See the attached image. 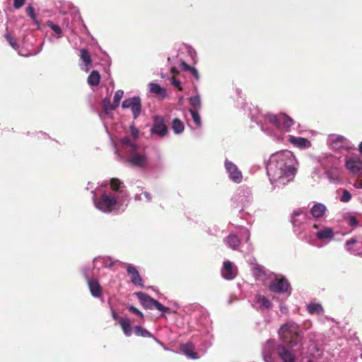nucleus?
<instances>
[{
    "mask_svg": "<svg viewBox=\"0 0 362 362\" xmlns=\"http://www.w3.org/2000/svg\"><path fill=\"white\" fill-rule=\"evenodd\" d=\"M259 122L262 131L276 141L288 142L300 150L311 146L308 139L290 134L294 129L295 121L285 113L264 114Z\"/></svg>",
    "mask_w": 362,
    "mask_h": 362,
    "instance_id": "nucleus-1",
    "label": "nucleus"
},
{
    "mask_svg": "<svg viewBox=\"0 0 362 362\" xmlns=\"http://www.w3.org/2000/svg\"><path fill=\"white\" fill-rule=\"evenodd\" d=\"M92 193L95 207L103 213L124 211L129 203L125 186L117 178L104 181Z\"/></svg>",
    "mask_w": 362,
    "mask_h": 362,
    "instance_id": "nucleus-2",
    "label": "nucleus"
},
{
    "mask_svg": "<svg viewBox=\"0 0 362 362\" xmlns=\"http://www.w3.org/2000/svg\"><path fill=\"white\" fill-rule=\"evenodd\" d=\"M298 162L291 151L272 154L267 163V173L274 187H280L292 181L297 173Z\"/></svg>",
    "mask_w": 362,
    "mask_h": 362,
    "instance_id": "nucleus-3",
    "label": "nucleus"
},
{
    "mask_svg": "<svg viewBox=\"0 0 362 362\" xmlns=\"http://www.w3.org/2000/svg\"><path fill=\"white\" fill-rule=\"evenodd\" d=\"M129 133V136L120 140L121 147L127 156V161L134 167L144 168L148 163V157L145 148L136 144L139 131L134 126H131Z\"/></svg>",
    "mask_w": 362,
    "mask_h": 362,
    "instance_id": "nucleus-4",
    "label": "nucleus"
},
{
    "mask_svg": "<svg viewBox=\"0 0 362 362\" xmlns=\"http://www.w3.org/2000/svg\"><path fill=\"white\" fill-rule=\"evenodd\" d=\"M309 212L304 214L305 221L302 223V231L298 233L300 238L310 245H314L317 239V203L312 202ZM295 233L298 234L297 230Z\"/></svg>",
    "mask_w": 362,
    "mask_h": 362,
    "instance_id": "nucleus-5",
    "label": "nucleus"
},
{
    "mask_svg": "<svg viewBox=\"0 0 362 362\" xmlns=\"http://www.w3.org/2000/svg\"><path fill=\"white\" fill-rule=\"evenodd\" d=\"M279 334L280 338L291 347L297 346L302 338L298 325L293 322L283 325L279 330Z\"/></svg>",
    "mask_w": 362,
    "mask_h": 362,
    "instance_id": "nucleus-6",
    "label": "nucleus"
},
{
    "mask_svg": "<svg viewBox=\"0 0 362 362\" xmlns=\"http://www.w3.org/2000/svg\"><path fill=\"white\" fill-rule=\"evenodd\" d=\"M269 289L273 293L286 294L289 296L291 293V288L287 279L282 276H275L270 281Z\"/></svg>",
    "mask_w": 362,
    "mask_h": 362,
    "instance_id": "nucleus-7",
    "label": "nucleus"
},
{
    "mask_svg": "<svg viewBox=\"0 0 362 362\" xmlns=\"http://www.w3.org/2000/svg\"><path fill=\"white\" fill-rule=\"evenodd\" d=\"M224 168L230 180L239 184L243 181V173L238 165L228 158L224 160Z\"/></svg>",
    "mask_w": 362,
    "mask_h": 362,
    "instance_id": "nucleus-8",
    "label": "nucleus"
},
{
    "mask_svg": "<svg viewBox=\"0 0 362 362\" xmlns=\"http://www.w3.org/2000/svg\"><path fill=\"white\" fill-rule=\"evenodd\" d=\"M136 295L137 296L138 298L139 299L140 302L143 305V306L147 309H153L156 308L160 312H167L169 310V308L167 307H165L162 304H160L158 301L152 298L149 296L139 292L136 293Z\"/></svg>",
    "mask_w": 362,
    "mask_h": 362,
    "instance_id": "nucleus-9",
    "label": "nucleus"
},
{
    "mask_svg": "<svg viewBox=\"0 0 362 362\" xmlns=\"http://www.w3.org/2000/svg\"><path fill=\"white\" fill-rule=\"evenodd\" d=\"M123 108H130L134 118H137L141 113V103L139 97H133L125 99L122 104Z\"/></svg>",
    "mask_w": 362,
    "mask_h": 362,
    "instance_id": "nucleus-10",
    "label": "nucleus"
},
{
    "mask_svg": "<svg viewBox=\"0 0 362 362\" xmlns=\"http://www.w3.org/2000/svg\"><path fill=\"white\" fill-rule=\"evenodd\" d=\"M83 273L91 295L94 298H100L102 296V287L99 281L95 279H92L90 273L87 270H84Z\"/></svg>",
    "mask_w": 362,
    "mask_h": 362,
    "instance_id": "nucleus-11",
    "label": "nucleus"
},
{
    "mask_svg": "<svg viewBox=\"0 0 362 362\" xmlns=\"http://www.w3.org/2000/svg\"><path fill=\"white\" fill-rule=\"evenodd\" d=\"M168 132V128L163 118L156 116L154 117V123L151 129V134H156L160 137H163L167 135Z\"/></svg>",
    "mask_w": 362,
    "mask_h": 362,
    "instance_id": "nucleus-12",
    "label": "nucleus"
},
{
    "mask_svg": "<svg viewBox=\"0 0 362 362\" xmlns=\"http://www.w3.org/2000/svg\"><path fill=\"white\" fill-rule=\"evenodd\" d=\"M237 274V267L232 262L227 260L223 262L221 274L224 279L228 280L233 279Z\"/></svg>",
    "mask_w": 362,
    "mask_h": 362,
    "instance_id": "nucleus-13",
    "label": "nucleus"
},
{
    "mask_svg": "<svg viewBox=\"0 0 362 362\" xmlns=\"http://www.w3.org/2000/svg\"><path fill=\"white\" fill-rule=\"evenodd\" d=\"M253 306L257 309H270L272 307V302L267 296L257 294L253 300Z\"/></svg>",
    "mask_w": 362,
    "mask_h": 362,
    "instance_id": "nucleus-14",
    "label": "nucleus"
},
{
    "mask_svg": "<svg viewBox=\"0 0 362 362\" xmlns=\"http://www.w3.org/2000/svg\"><path fill=\"white\" fill-rule=\"evenodd\" d=\"M275 348V341L273 339L268 340L262 348V356L265 362H274L272 354Z\"/></svg>",
    "mask_w": 362,
    "mask_h": 362,
    "instance_id": "nucleus-15",
    "label": "nucleus"
},
{
    "mask_svg": "<svg viewBox=\"0 0 362 362\" xmlns=\"http://www.w3.org/2000/svg\"><path fill=\"white\" fill-rule=\"evenodd\" d=\"M127 272L130 276L132 284L141 287L144 286L142 278L134 266L129 264L127 268Z\"/></svg>",
    "mask_w": 362,
    "mask_h": 362,
    "instance_id": "nucleus-16",
    "label": "nucleus"
},
{
    "mask_svg": "<svg viewBox=\"0 0 362 362\" xmlns=\"http://www.w3.org/2000/svg\"><path fill=\"white\" fill-rule=\"evenodd\" d=\"M102 107L103 110V113L100 116L103 120H105L106 117H110L112 111L116 109L117 107L115 105L114 103H112L110 99L105 98L102 101ZM104 124L106 126L105 121H104Z\"/></svg>",
    "mask_w": 362,
    "mask_h": 362,
    "instance_id": "nucleus-17",
    "label": "nucleus"
},
{
    "mask_svg": "<svg viewBox=\"0 0 362 362\" xmlns=\"http://www.w3.org/2000/svg\"><path fill=\"white\" fill-rule=\"evenodd\" d=\"M80 57L82 60L81 69L83 71L88 72L90 70V65L92 63L91 56L86 49H81L80 50Z\"/></svg>",
    "mask_w": 362,
    "mask_h": 362,
    "instance_id": "nucleus-18",
    "label": "nucleus"
},
{
    "mask_svg": "<svg viewBox=\"0 0 362 362\" xmlns=\"http://www.w3.org/2000/svg\"><path fill=\"white\" fill-rule=\"evenodd\" d=\"M346 168L353 174H357L362 170V161L360 159H350L346 163Z\"/></svg>",
    "mask_w": 362,
    "mask_h": 362,
    "instance_id": "nucleus-19",
    "label": "nucleus"
},
{
    "mask_svg": "<svg viewBox=\"0 0 362 362\" xmlns=\"http://www.w3.org/2000/svg\"><path fill=\"white\" fill-rule=\"evenodd\" d=\"M224 243L233 250H240V240L238 237L233 234H229L225 239Z\"/></svg>",
    "mask_w": 362,
    "mask_h": 362,
    "instance_id": "nucleus-20",
    "label": "nucleus"
},
{
    "mask_svg": "<svg viewBox=\"0 0 362 362\" xmlns=\"http://www.w3.org/2000/svg\"><path fill=\"white\" fill-rule=\"evenodd\" d=\"M278 354L284 362H295V356L284 346H279Z\"/></svg>",
    "mask_w": 362,
    "mask_h": 362,
    "instance_id": "nucleus-21",
    "label": "nucleus"
},
{
    "mask_svg": "<svg viewBox=\"0 0 362 362\" xmlns=\"http://www.w3.org/2000/svg\"><path fill=\"white\" fill-rule=\"evenodd\" d=\"M149 91L155 94L157 97L160 98H165L167 97V92L165 88L161 87L160 85L156 83H150L148 84Z\"/></svg>",
    "mask_w": 362,
    "mask_h": 362,
    "instance_id": "nucleus-22",
    "label": "nucleus"
},
{
    "mask_svg": "<svg viewBox=\"0 0 362 362\" xmlns=\"http://www.w3.org/2000/svg\"><path fill=\"white\" fill-rule=\"evenodd\" d=\"M181 351L188 358L197 359L199 358L197 353L194 352V346L192 343L182 344L180 346Z\"/></svg>",
    "mask_w": 362,
    "mask_h": 362,
    "instance_id": "nucleus-23",
    "label": "nucleus"
},
{
    "mask_svg": "<svg viewBox=\"0 0 362 362\" xmlns=\"http://www.w3.org/2000/svg\"><path fill=\"white\" fill-rule=\"evenodd\" d=\"M119 324L126 337H130L132 334V323L129 318L119 319Z\"/></svg>",
    "mask_w": 362,
    "mask_h": 362,
    "instance_id": "nucleus-24",
    "label": "nucleus"
},
{
    "mask_svg": "<svg viewBox=\"0 0 362 362\" xmlns=\"http://www.w3.org/2000/svg\"><path fill=\"white\" fill-rule=\"evenodd\" d=\"M196 94L189 98V103L191 106L190 109L200 110L202 108V100L200 95L197 93V89L195 88Z\"/></svg>",
    "mask_w": 362,
    "mask_h": 362,
    "instance_id": "nucleus-25",
    "label": "nucleus"
},
{
    "mask_svg": "<svg viewBox=\"0 0 362 362\" xmlns=\"http://www.w3.org/2000/svg\"><path fill=\"white\" fill-rule=\"evenodd\" d=\"M134 332L136 335L141 336L143 337H149V338H153V339L158 343L159 344L162 345L163 346V343H161L159 340H158L156 338H155L153 334L149 332L147 329L141 327V326H136L134 327Z\"/></svg>",
    "mask_w": 362,
    "mask_h": 362,
    "instance_id": "nucleus-26",
    "label": "nucleus"
},
{
    "mask_svg": "<svg viewBox=\"0 0 362 362\" xmlns=\"http://www.w3.org/2000/svg\"><path fill=\"white\" fill-rule=\"evenodd\" d=\"M168 60L170 66V72L173 74H177L179 72V70H181L180 67L179 66L180 61L182 59H180L177 56H175L172 57H168Z\"/></svg>",
    "mask_w": 362,
    "mask_h": 362,
    "instance_id": "nucleus-27",
    "label": "nucleus"
},
{
    "mask_svg": "<svg viewBox=\"0 0 362 362\" xmlns=\"http://www.w3.org/2000/svg\"><path fill=\"white\" fill-rule=\"evenodd\" d=\"M179 66L180 67L181 70L189 71L197 80L199 79V74L197 69L194 67L189 66L186 64L185 61L180 60L179 63Z\"/></svg>",
    "mask_w": 362,
    "mask_h": 362,
    "instance_id": "nucleus-28",
    "label": "nucleus"
},
{
    "mask_svg": "<svg viewBox=\"0 0 362 362\" xmlns=\"http://www.w3.org/2000/svg\"><path fill=\"white\" fill-rule=\"evenodd\" d=\"M334 238V232L331 228H325L318 231V240L328 239L331 240Z\"/></svg>",
    "mask_w": 362,
    "mask_h": 362,
    "instance_id": "nucleus-29",
    "label": "nucleus"
},
{
    "mask_svg": "<svg viewBox=\"0 0 362 362\" xmlns=\"http://www.w3.org/2000/svg\"><path fill=\"white\" fill-rule=\"evenodd\" d=\"M88 83L91 86H97L100 81V75L98 71H93L88 77Z\"/></svg>",
    "mask_w": 362,
    "mask_h": 362,
    "instance_id": "nucleus-30",
    "label": "nucleus"
},
{
    "mask_svg": "<svg viewBox=\"0 0 362 362\" xmlns=\"http://www.w3.org/2000/svg\"><path fill=\"white\" fill-rule=\"evenodd\" d=\"M188 112L190 114L191 117L196 125V127L199 128L202 125V119L197 110L188 109Z\"/></svg>",
    "mask_w": 362,
    "mask_h": 362,
    "instance_id": "nucleus-31",
    "label": "nucleus"
},
{
    "mask_svg": "<svg viewBox=\"0 0 362 362\" xmlns=\"http://www.w3.org/2000/svg\"><path fill=\"white\" fill-rule=\"evenodd\" d=\"M172 129L175 134H180L184 131V124L180 119H174L172 122Z\"/></svg>",
    "mask_w": 362,
    "mask_h": 362,
    "instance_id": "nucleus-32",
    "label": "nucleus"
},
{
    "mask_svg": "<svg viewBox=\"0 0 362 362\" xmlns=\"http://www.w3.org/2000/svg\"><path fill=\"white\" fill-rule=\"evenodd\" d=\"M47 25L50 28V29L54 33L57 39L62 37L63 32L62 28L59 25L54 23L50 21L47 22Z\"/></svg>",
    "mask_w": 362,
    "mask_h": 362,
    "instance_id": "nucleus-33",
    "label": "nucleus"
},
{
    "mask_svg": "<svg viewBox=\"0 0 362 362\" xmlns=\"http://www.w3.org/2000/svg\"><path fill=\"white\" fill-rule=\"evenodd\" d=\"M240 233L241 236L245 239V243L247 244V250L250 251L252 250V245L250 241V230L244 227H241L240 230Z\"/></svg>",
    "mask_w": 362,
    "mask_h": 362,
    "instance_id": "nucleus-34",
    "label": "nucleus"
},
{
    "mask_svg": "<svg viewBox=\"0 0 362 362\" xmlns=\"http://www.w3.org/2000/svg\"><path fill=\"white\" fill-rule=\"evenodd\" d=\"M123 95H124V92L122 90H118L115 92V95H114V102L113 103H115V105L117 107H118L119 102L123 97Z\"/></svg>",
    "mask_w": 362,
    "mask_h": 362,
    "instance_id": "nucleus-35",
    "label": "nucleus"
},
{
    "mask_svg": "<svg viewBox=\"0 0 362 362\" xmlns=\"http://www.w3.org/2000/svg\"><path fill=\"white\" fill-rule=\"evenodd\" d=\"M26 12H27L28 15L33 19V21L36 24H38V21L37 20L34 8L32 6H29L26 8Z\"/></svg>",
    "mask_w": 362,
    "mask_h": 362,
    "instance_id": "nucleus-36",
    "label": "nucleus"
},
{
    "mask_svg": "<svg viewBox=\"0 0 362 362\" xmlns=\"http://www.w3.org/2000/svg\"><path fill=\"white\" fill-rule=\"evenodd\" d=\"M351 199V194L347 189H344L342 192V195L340 198L341 202H348Z\"/></svg>",
    "mask_w": 362,
    "mask_h": 362,
    "instance_id": "nucleus-37",
    "label": "nucleus"
},
{
    "mask_svg": "<svg viewBox=\"0 0 362 362\" xmlns=\"http://www.w3.org/2000/svg\"><path fill=\"white\" fill-rule=\"evenodd\" d=\"M5 37L6 39L7 40L8 42L9 43V45L16 50H18V44L16 43V40L13 39L11 35H9L8 34H6L5 35Z\"/></svg>",
    "mask_w": 362,
    "mask_h": 362,
    "instance_id": "nucleus-38",
    "label": "nucleus"
},
{
    "mask_svg": "<svg viewBox=\"0 0 362 362\" xmlns=\"http://www.w3.org/2000/svg\"><path fill=\"white\" fill-rule=\"evenodd\" d=\"M253 274L257 277H260L264 275V272L260 266H257L253 268Z\"/></svg>",
    "mask_w": 362,
    "mask_h": 362,
    "instance_id": "nucleus-39",
    "label": "nucleus"
},
{
    "mask_svg": "<svg viewBox=\"0 0 362 362\" xmlns=\"http://www.w3.org/2000/svg\"><path fill=\"white\" fill-rule=\"evenodd\" d=\"M171 84L174 86L175 88H177L178 90H182L180 81L175 78L174 76L171 78Z\"/></svg>",
    "mask_w": 362,
    "mask_h": 362,
    "instance_id": "nucleus-40",
    "label": "nucleus"
},
{
    "mask_svg": "<svg viewBox=\"0 0 362 362\" xmlns=\"http://www.w3.org/2000/svg\"><path fill=\"white\" fill-rule=\"evenodd\" d=\"M307 310L310 314H313L317 311V304L316 303H310L308 305Z\"/></svg>",
    "mask_w": 362,
    "mask_h": 362,
    "instance_id": "nucleus-41",
    "label": "nucleus"
},
{
    "mask_svg": "<svg viewBox=\"0 0 362 362\" xmlns=\"http://www.w3.org/2000/svg\"><path fill=\"white\" fill-rule=\"evenodd\" d=\"M326 211V207L325 205L318 203V218L322 216Z\"/></svg>",
    "mask_w": 362,
    "mask_h": 362,
    "instance_id": "nucleus-42",
    "label": "nucleus"
},
{
    "mask_svg": "<svg viewBox=\"0 0 362 362\" xmlns=\"http://www.w3.org/2000/svg\"><path fill=\"white\" fill-rule=\"evenodd\" d=\"M25 4V0H14L13 7L16 9L21 8Z\"/></svg>",
    "mask_w": 362,
    "mask_h": 362,
    "instance_id": "nucleus-43",
    "label": "nucleus"
},
{
    "mask_svg": "<svg viewBox=\"0 0 362 362\" xmlns=\"http://www.w3.org/2000/svg\"><path fill=\"white\" fill-rule=\"evenodd\" d=\"M62 25L64 28L72 29V27L69 23V16H67L63 21Z\"/></svg>",
    "mask_w": 362,
    "mask_h": 362,
    "instance_id": "nucleus-44",
    "label": "nucleus"
},
{
    "mask_svg": "<svg viewBox=\"0 0 362 362\" xmlns=\"http://www.w3.org/2000/svg\"><path fill=\"white\" fill-rule=\"evenodd\" d=\"M129 310L132 312L133 313H135L140 316L141 317H143V314L141 311H139L136 308L134 307L133 305L129 306Z\"/></svg>",
    "mask_w": 362,
    "mask_h": 362,
    "instance_id": "nucleus-45",
    "label": "nucleus"
},
{
    "mask_svg": "<svg viewBox=\"0 0 362 362\" xmlns=\"http://www.w3.org/2000/svg\"><path fill=\"white\" fill-rule=\"evenodd\" d=\"M143 197L144 199L147 202H150L152 199L151 194L146 191L143 192Z\"/></svg>",
    "mask_w": 362,
    "mask_h": 362,
    "instance_id": "nucleus-46",
    "label": "nucleus"
},
{
    "mask_svg": "<svg viewBox=\"0 0 362 362\" xmlns=\"http://www.w3.org/2000/svg\"><path fill=\"white\" fill-rule=\"evenodd\" d=\"M303 362H317V357L311 355L310 357L305 358Z\"/></svg>",
    "mask_w": 362,
    "mask_h": 362,
    "instance_id": "nucleus-47",
    "label": "nucleus"
},
{
    "mask_svg": "<svg viewBox=\"0 0 362 362\" xmlns=\"http://www.w3.org/2000/svg\"><path fill=\"white\" fill-rule=\"evenodd\" d=\"M112 317L114 320H117L119 323V319H124V317H119L114 310H112Z\"/></svg>",
    "mask_w": 362,
    "mask_h": 362,
    "instance_id": "nucleus-48",
    "label": "nucleus"
},
{
    "mask_svg": "<svg viewBox=\"0 0 362 362\" xmlns=\"http://www.w3.org/2000/svg\"><path fill=\"white\" fill-rule=\"evenodd\" d=\"M358 223L357 219L354 216H351L349 218V224L351 226H356Z\"/></svg>",
    "mask_w": 362,
    "mask_h": 362,
    "instance_id": "nucleus-49",
    "label": "nucleus"
},
{
    "mask_svg": "<svg viewBox=\"0 0 362 362\" xmlns=\"http://www.w3.org/2000/svg\"><path fill=\"white\" fill-rule=\"evenodd\" d=\"M279 308H280L281 312L284 314L286 313L288 311L287 307L285 305H284L283 303L280 304Z\"/></svg>",
    "mask_w": 362,
    "mask_h": 362,
    "instance_id": "nucleus-50",
    "label": "nucleus"
},
{
    "mask_svg": "<svg viewBox=\"0 0 362 362\" xmlns=\"http://www.w3.org/2000/svg\"><path fill=\"white\" fill-rule=\"evenodd\" d=\"M135 200L136 201H143L144 197H143V192L141 194H136L134 197Z\"/></svg>",
    "mask_w": 362,
    "mask_h": 362,
    "instance_id": "nucleus-51",
    "label": "nucleus"
},
{
    "mask_svg": "<svg viewBox=\"0 0 362 362\" xmlns=\"http://www.w3.org/2000/svg\"><path fill=\"white\" fill-rule=\"evenodd\" d=\"M356 243V240L355 238H351L346 241V245H350Z\"/></svg>",
    "mask_w": 362,
    "mask_h": 362,
    "instance_id": "nucleus-52",
    "label": "nucleus"
},
{
    "mask_svg": "<svg viewBox=\"0 0 362 362\" xmlns=\"http://www.w3.org/2000/svg\"><path fill=\"white\" fill-rule=\"evenodd\" d=\"M103 260H104V259H103V258H102V257H96V258H95V259H94V260H93V263L95 264V265H97V264H98V262H102V261H103Z\"/></svg>",
    "mask_w": 362,
    "mask_h": 362,
    "instance_id": "nucleus-53",
    "label": "nucleus"
},
{
    "mask_svg": "<svg viewBox=\"0 0 362 362\" xmlns=\"http://www.w3.org/2000/svg\"><path fill=\"white\" fill-rule=\"evenodd\" d=\"M251 201H252V197L250 196H248L245 199V201L243 203L244 206H246V205L248 204L249 203H250Z\"/></svg>",
    "mask_w": 362,
    "mask_h": 362,
    "instance_id": "nucleus-54",
    "label": "nucleus"
},
{
    "mask_svg": "<svg viewBox=\"0 0 362 362\" xmlns=\"http://www.w3.org/2000/svg\"><path fill=\"white\" fill-rule=\"evenodd\" d=\"M345 140V138L343 137V136H338L337 139H336V141H339V142H342L343 141Z\"/></svg>",
    "mask_w": 362,
    "mask_h": 362,
    "instance_id": "nucleus-55",
    "label": "nucleus"
},
{
    "mask_svg": "<svg viewBox=\"0 0 362 362\" xmlns=\"http://www.w3.org/2000/svg\"><path fill=\"white\" fill-rule=\"evenodd\" d=\"M317 308H318V314H320V313L321 311H322L323 309H322V306L320 304H318Z\"/></svg>",
    "mask_w": 362,
    "mask_h": 362,
    "instance_id": "nucleus-56",
    "label": "nucleus"
},
{
    "mask_svg": "<svg viewBox=\"0 0 362 362\" xmlns=\"http://www.w3.org/2000/svg\"><path fill=\"white\" fill-rule=\"evenodd\" d=\"M359 151L361 154L362 155V141L359 144Z\"/></svg>",
    "mask_w": 362,
    "mask_h": 362,
    "instance_id": "nucleus-57",
    "label": "nucleus"
},
{
    "mask_svg": "<svg viewBox=\"0 0 362 362\" xmlns=\"http://www.w3.org/2000/svg\"><path fill=\"white\" fill-rule=\"evenodd\" d=\"M18 54L21 56H28V54L23 53L21 51H18Z\"/></svg>",
    "mask_w": 362,
    "mask_h": 362,
    "instance_id": "nucleus-58",
    "label": "nucleus"
},
{
    "mask_svg": "<svg viewBox=\"0 0 362 362\" xmlns=\"http://www.w3.org/2000/svg\"><path fill=\"white\" fill-rule=\"evenodd\" d=\"M359 187L362 189V180L359 182Z\"/></svg>",
    "mask_w": 362,
    "mask_h": 362,
    "instance_id": "nucleus-59",
    "label": "nucleus"
},
{
    "mask_svg": "<svg viewBox=\"0 0 362 362\" xmlns=\"http://www.w3.org/2000/svg\"><path fill=\"white\" fill-rule=\"evenodd\" d=\"M294 214H295L296 216H299V215H300V214H298V213H297V212H294Z\"/></svg>",
    "mask_w": 362,
    "mask_h": 362,
    "instance_id": "nucleus-60",
    "label": "nucleus"
},
{
    "mask_svg": "<svg viewBox=\"0 0 362 362\" xmlns=\"http://www.w3.org/2000/svg\"><path fill=\"white\" fill-rule=\"evenodd\" d=\"M40 134H41V135H43V136H45V134H43V133H42V132L40 133Z\"/></svg>",
    "mask_w": 362,
    "mask_h": 362,
    "instance_id": "nucleus-61",
    "label": "nucleus"
}]
</instances>
